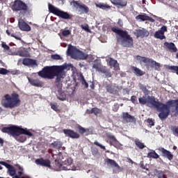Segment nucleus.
I'll return each instance as SVG.
<instances>
[{"label":"nucleus","mask_w":178,"mask_h":178,"mask_svg":"<svg viewBox=\"0 0 178 178\" xmlns=\"http://www.w3.org/2000/svg\"><path fill=\"white\" fill-rule=\"evenodd\" d=\"M63 133L65 134V136H66V137H69L70 138H72V139L80 138V134L72 129H63Z\"/></svg>","instance_id":"nucleus-13"},{"label":"nucleus","mask_w":178,"mask_h":178,"mask_svg":"<svg viewBox=\"0 0 178 178\" xmlns=\"http://www.w3.org/2000/svg\"><path fill=\"white\" fill-rule=\"evenodd\" d=\"M147 123L149 124L150 127L152 126H155V122L152 120V118H148L147 120Z\"/></svg>","instance_id":"nucleus-57"},{"label":"nucleus","mask_w":178,"mask_h":178,"mask_svg":"<svg viewBox=\"0 0 178 178\" xmlns=\"http://www.w3.org/2000/svg\"><path fill=\"white\" fill-rule=\"evenodd\" d=\"M1 47L3 48L4 51H9V49H10V47L8 46L5 42H2Z\"/></svg>","instance_id":"nucleus-52"},{"label":"nucleus","mask_w":178,"mask_h":178,"mask_svg":"<svg viewBox=\"0 0 178 178\" xmlns=\"http://www.w3.org/2000/svg\"><path fill=\"white\" fill-rule=\"evenodd\" d=\"M63 170H76V168L73 165V160L72 158H67L65 161H62Z\"/></svg>","instance_id":"nucleus-12"},{"label":"nucleus","mask_w":178,"mask_h":178,"mask_svg":"<svg viewBox=\"0 0 178 178\" xmlns=\"http://www.w3.org/2000/svg\"><path fill=\"white\" fill-rule=\"evenodd\" d=\"M11 9L13 12H23L24 13H27L29 10V6L22 0H15Z\"/></svg>","instance_id":"nucleus-7"},{"label":"nucleus","mask_w":178,"mask_h":178,"mask_svg":"<svg viewBox=\"0 0 178 178\" xmlns=\"http://www.w3.org/2000/svg\"><path fill=\"white\" fill-rule=\"evenodd\" d=\"M36 165L40 166H44V168H49V169H52V165H51V161L49 159H44L43 158L37 159L35 161Z\"/></svg>","instance_id":"nucleus-14"},{"label":"nucleus","mask_w":178,"mask_h":178,"mask_svg":"<svg viewBox=\"0 0 178 178\" xmlns=\"http://www.w3.org/2000/svg\"><path fill=\"white\" fill-rule=\"evenodd\" d=\"M22 64L24 66H37V60L31 58H24Z\"/></svg>","instance_id":"nucleus-24"},{"label":"nucleus","mask_w":178,"mask_h":178,"mask_svg":"<svg viewBox=\"0 0 178 178\" xmlns=\"http://www.w3.org/2000/svg\"><path fill=\"white\" fill-rule=\"evenodd\" d=\"M148 35H149V32L144 29L136 30V36L137 38L140 37L144 38V37H148Z\"/></svg>","instance_id":"nucleus-21"},{"label":"nucleus","mask_w":178,"mask_h":178,"mask_svg":"<svg viewBox=\"0 0 178 178\" xmlns=\"http://www.w3.org/2000/svg\"><path fill=\"white\" fill-rule=\"evenodd\" d=\"M91 152L94 156H97L99 155V151L98 150V148H97V147L92 148Z\"/></svg>","instance_id":"nucleus-45"},{"label":"nucleus","mask_w":178,"mask_h":178,"mask_svg":"<svg viewBox=\"0 0 178 178\" xmlns=\"http://www.w3.org/2000/svg\"><path fill=\"white\" fill-rule=\"evenodd\" d=\"M106 137L111 140V141L109 142L110 145H113L115 148H120V143H119V141H118L115 136L112 135L111 133H107L106 134Z\"/></svg>","instance_id":"nucleus-15"},{"label":"nucleus","mask_w":178,"mask_h":178,"mask_svg":"<svg viewBox=\"0 0 178 178\" xmlns=\"http://www.w3.org/2000/svg\"><path fill=\"white\" fill-rule=\"evenodd\" d=\"M170 130L175 137H178V127L177 126H172L170 127Z\"/></svg>","instance_id":"nucleus-38"},{"label":"nucleus","mask_w":178,"mask_h":178,"mask_svg":"<svg viewBox=\"0 0 178 178\" xmlns=\"http://www.w3.org/2000/svg\"><path fill=\"white\" fill-rule=\"evenodd\" d=\"M50 169H54V170L59 171L63 170V167L62 166V163H60L59 159H56L52 163L51 168Z\"/></svg>","instance_id":"nucleus-22"},{"label":"nucleus","mask_w":178,"mask_h":178,"mask_svg":"<svg viewBox=\"0 0 178 178\" xmlns=\"http://www.w3.org/2000/svg\"><path fill=\"white\" fill-rule=\"evenodd\" d=\"M61 34L63 37H67V35H70L71 32L69 30H64L62 31Z\"/></svg>","instance_id":"nucleus-53"},{"label":"nucleus","mask_w":178,"mask_h":178,"mask_svg":"<svg viewBox=\"0 0 178 178\" xmlns=\"http://www.w3.org/2000/svg\"><path fill=\"white\" fill-rule=\"evenodd\" d=\"M94 145H97V147H99V148H101V149H103L104 151H106V147H105V146L101 145L100 143H99L98 141L95 140L94 142Z\"/></svg>","instance_id":"nucleus-49"},{"label":"nucleus","mask_w":178,"mask_h":178,"mask_svg":"<svg viewBox=\"0 0 178 178\" xmlns=\"http://www.w3.org/2000/svg\"><path fill=\"white\" fill-rule=\"evenodd\" d=\"M170 70H175V72H177V74L178 75V66H170L169 67Z\"/></svg>","instance_id":"nucleus-58"},{"label":"nucleus","mask_w":178,"mask_h":178,"mask_svg":"<svg viewBox=\"0 0 178 178\" xmlns=\"http://www.w3.org/2000/svg\"><path fill=\"white\" fill-rule=\"evenodd\" d=\"M28 80L30 84L34 87H42V86H44V83H42V81H40L39 79L28 78Z\"/></svg>","instance_id":"nucleus-25"},{"label":"nucleus","mask_w":178,"mask_h":178,"mask_svg":"<svg viewBox=\"0 0 178 178\" xmlns=\"http://www.w3.org/2000/svg\"><path fill=\"white\" fill-rule=\"evenodd\" d=\"M20 104H22V101L17 93H13L11 95L6 94L4 95V98L1 100L2 106L9 109L17 108L18 106H20Z\"/></svg>","instance_id":"nucleus-5"},{"label":"nucleus","mask_w":178,"mask_h":178,"mask_svg":"<svg viewBox=\"0 0 178 178\" xmlns=\"http://www.w3.org/2000/svg\"><path fill=\"white\" fill-rule=\"evenodd\" d=\"M67 68V66L66 65L46 66L38 72V76L42 79H49V80H52L56 77V86L60 88L62 87L63 79L66 77L65 69Z\"/></svg>","instance_id":"nucleus-1"},{"label":"nucleus","mask_w":178,"mask_h":178,"mask_svg":"<svg viewBox=\"0 0 178 178\" xmlns=\"http://www.w3.org/2000/svg\"><path fill=\"white\" fill-rule=\"evenodd\" d=\"M127 162H129V163H131V165H133V163H134V161H133V160H131V159H130V158L127 159Z\"/></svg>","instance_id":"nucleus-62"},{"label":"nucleus","mask_w":178,"mask_h":178,"mask_svg":"<svg viewBox=\"0 0 178 178\" xmlns=\"http://www.w3.org/2000/svg\"><path fill=\"white\" fill-rule=\"evenodd\" d=\"M15 178H24V177H19L17 175H15Z\"/></svg>","instance_id":"nucleus-64"},{"label":"nucleus","mask_w":178,"mask_h":178,"mask_svg":"<svg viewBox=\"0 0 178 178\" xmlns=\"http://www.w3.org/2000/svg\"><path fill=\"white\" fill-rule=\"evenodd\" d=\"M90 113H94V115H97L102 113V111L98 108L95 107L91 109Z\"/></svg>","instance_id":"nucleus-39"},{"label":"nucleus","mask_w":178,"mask_h":178,"mask_svg":"<svg viewBox=\"0 0 178 178\" xmlns=\"http://www.w3.org/2000/svg\"><path fill=\"white\" fill-rule=\"evenodd\" d=\"M154 175L158 178H166V175H165V172L162 170H158L157 169H154Z\"/></svg>","instance_id":"nucleus-31"},{"label":"nucleus","mask_w":178,"mask_h":178,"mask_svg":"<svg viewBox=\"0 0 178 178\" xmlns=\"http://www.w3.org/2000/svg\"><path fill=\"white\" fill-rule=\"evenodd\" d=\"M68 55H71V56H74V55H77L78 58L81 60H86L88 58V54L77 49L76 47L70 46L67 49Z\"/></svg>","instance_id":"nucleus-9"},{"label":"nucleus","mask_w":178,"mask_h":178,"mask_svg":"<svg viewBox=\"0 0 178 178\" xmlns=\"http://www.w3.org/2000/svg\"><path fill=\"white\" fill-rule=\"evenodd\" d=\"M165 105L167 107L165 108V120L168 119L169 115H170V108H172L171 112L175 113V116L178 115V99L175 100H169L166 102Z\"/></svg>","instance_id":"nucleus-8"},{"label":"nucleus","mask_w":178,"mask_h":178,"mask_svg":"<svg viewBox=\"0 0 178 178\" xmlns=\"http://www.w3.org/2000/svg\"><path fill=\"white\" fill-rule=\"evenodd\" d=\"M155 38H159V40H165L166 36L165 35H162L160 31H156L154 33Z\"/></svg>","instance_id":"nucleus-35"},{"label":"nucleus","mask_w":178,"mask_h":178,"mask_svg":"<svg viewBox=\"0 0 178 178\" xmlns=\"http://www.w3.org/2000/svg\"><path fill=\"white\" fill-rule=\"evenodd\" d=\"M49 12L53 13L56 16L60 17V19H65V20H70L72 19L73 15L69 14L67 12L61 10L60 9L55 7L54 5L49 3L48 5Z\"/></svg>","instance_id":"nucleus-6"},{"label":"nucleus","mask_w":178,"mask_h":178,"mask_svg":"<svg viewBox=\"0 0 178 178\" xmlns=\"http://www.w3.org/2000/svg\"><path fill=\"white\" fill-rule=\"evenodd\" d=\"M50 106L53 111H55L56 112H58L59 111V106L56 103H51Z\"/></svg>","instance_id":"nucleus-46"},{"label":"nucleus","mask_w":178,"mask_h":178,"mask_svg":"<svg viewBox=\"0 0 178 178\" xmlns=\"http://www.w3.org/2000/svg\"><path fill=\"white\" fill-rule=\"evenodd\" d=\"M27 140V138L24 136H20L19 138H17V141H19V143H24Z\"/></svg>","instance_id":"nucleus-51"},{"label":"nucleus","mask_w":178,"mask_h":178,"mask_svg":"<svg viewBox=\"0 0 178 178\" xmlns=\"http://www.w3.org/2000/svg\"><path fill=\"white\" fill-rule=\"evenodd\" d=\"M140 88L143 90V92H144L146 95H148V94H149V91L148 90V89H147V86L141 84L140 86Z\"/></svg>","instance_id":"nucleus-44"},{"label":"nucleus","mask_w":178,"mask_h":178,"mask_svg":"<svg viewBox=\"0 0 178 178\" xmlns=\"http://www.w3.org/2000/svg\"><path fill=\"white\" fill-rule=\"evenodd\" d=\"M51 145L53 148H55V149H60V148H62V145H63V143H62L61 141L56 140V141H54L51 144Z\"/></svg>","instance_id":"nucleus-30"},{"label":"nucleus","mask_w":178,"mask_h":178,"mask_svg":"<svg viewBox=\"0 0 178 178\" xmlns=\"http://www.w3.org/2000/svg\"><path fill=\"white\" fill-rule=\"evenodd\" d=\"M137 60H140L143 63H150L152 67H155L156 70H158V67H161V64L154 60L152 58L143 57L141 56H136Z\"/></svg>","instance_id":"nucleus-10"},{"label":"nucleus","mask_w":178,"mask_h":178,"mask_svg":"<svg viewBox=\"0 0 178 178\" xmlns=\"http://www.w3.org/2000/svg\"><path fill=\"white\" fill-rule=\"evenodd\" d=\"M134 143L139 149H144L146 147L145 145L140 140V139H135Z\"/></svg>","instance_id":"nucleus-32"},{"label":"nucleus","mask_w":178,"mask_h":178,"mask_svg":"<svg viewBox=\"0 0 178 178\" xmlns=\"http://www.w3.org/2000/svg\"><path fill=\"white\" fill-rule=\"evenodd\" d=\"M106 163L107 165H111V166H113L114 168H117V169L120 170V166L115 160H112L111 159H106Z\"/></svg>","instance_id":"nucleus-28"},{"label":"nucleus","mask_w":178,"mask_h":178,"mask_svg":"<svg viewBox=\"0 0 178 178\" xmlns=\"http://www.w3.org/2000/svg\"><path fill=\"white\" fill-rule=\"evenodd\" d=\"M0 165H3V166H5L8 170V173L10 176H14V177L16 176V169H15V167L5 161H0Z\"/></svg>","instance_id":"nucleus-16"},{"label":"nucleus","mask_w":178,"mask_h":178,"mask_svg":"<svg viewBox=\"0 0 178 178\" xmlns=\"http://www.w3.org/2000/svg\"><path fill=\"white\" fill-rule=\"evenodd\" d=\"M92 68H93V69H96V70H97V72H99V70L101 69V67H99V64H94V65H92Z\"/></svg>","instance_id":"nucleus-59"},{"label":"nucleus","mask_w":178,"mask_h":178,"mask_svg":"<svg viewBox=\"0 0 178 178\" xmlns=\"http://www.w3.org/2000/svg\"><path fill=\"white\" fill-rule=\"evenodd\" d=\"M51 58L54 60H60V59H62V57H60V56H59L58 54H52L51 56Z\"/></svg>","instance_id":"nucleus-50"},{"label":"nucleus","mask_w":178,"mask_h":178,"mask_svg":"<svg viewBox=\"0 0 178 178\" xmlns=\"http://www.w3.org/2000/svg\"><path fill=\"white\" fill-rule=\"evenodd\" d=\"M17 168L19 169V171L18 172V176L20 177H22V175H23V168H22V166H20V165H16Z\"/></svg>","instance_id":"nucleus-54"},{"label":"nucleus","mask_w":178,"mask_h":178,"mask_svg":"<svg viewBox=\"0 0 178 178\" xmlns=\"http://www.w3.org/2000/svg\"><path fill=\"white\" fill-rule=\"evenodd\" d=\"M81 29H83V30H85V31H90V29L87 26L81 25Z\"/></svg>","instance_id":"nucleus-60"},{"label":"nucleus","mask_w":178,"mask_h":178,"mask_svg":"<svg viewBox=\"0 0 178 178\" xmlns=\"http://www.w3.org/2000/svg\"><path fill=\"white\" fill-rule=\"evenodd\" d=\"M57 98L60 101H66V94H65V92H60L59 95L57 96Z\"/></svg>","instance_id":"nucleus-42"},{"label":"nucleus","mask_w":178,"mask_h":178,"mask_svg":"<svg viewBox=\"0 0 178 178\" xmlns=\"http://www.w3.org/2000/svg\"><path fill=\"white\" fill-rule=\"evenodd\" d=\"M97 8H99L100 9H109L111 8V6L106 5L104 3H99V4H96Z\"/></svg>","instance_id":"nucleus-41"},{"label":"nucleus","mask_w":178,"mask_h":178,"mask_svg":"<svg viewBox=\"0 0 178 178\" xmlns=\"http://www.w3.org/2000/svg\"><path fill=\"white\" fill-rule=\"evenodd\" d=\"M159 31H160V33L162 34V35H165V33L168 31V27H166V26H163L160 29V30H159Z\"/></svg>","instance_id":"nucleus-48"},{"label":"nucleus","mask_w":178,"mask_h":178,"mask_svg":"<svg viewBox=\"0 0 178 178\" xmlns=\"http://www.w3.org/2000/svg\"><path fill=\"white\" fill-rule=\"evenodd\" d=\"M140 105H147L149 108H155L159 112L158 116L161 120H165V112L168 105L156 100L154 96H143L138 99Z\"/></svg>","instance_id":"nucleus-2"},{"label":"nucleus","mask_w":178,"mask_h":178,"mask_svg":"<svg viewBox=\"0 0 178 178\" xmlns=\"http://www.w3.org/2000/svg\"><path fill=\"white\" fill-rule=\"evenodd\" d=\"M2 133H6L8 136H12L14 138L16 137H20L21 134H24L29 137H33V133L27 128H22L19 126L12 125L10 127H4L1 129Z\"/></svg>","instance_id":"nucleus-4"},{"label":"nucleus","mask_w":178,"mask_h":178,"mask_svg":"<svg viewBox=\"0 0 178 178\" xmlns=\"http://www.w3.org/2000/svg\"><path fill=\"white\" fill-rule=\"evenodd\" d=\"M164 47L172 53L177 52V47H176V44L173 42H165Z\"/></svg>","instance_id":"nucleus-19"},{"label":"nucleus","mask_w":178,"mask_h":178,"mask_svg":"<svg viewBox=\"0 0 178 178\" xmlns=\"http://www.w3.org/2000/svg\"><path fill=\"white\" fill-rule=\"evenodd\" d=\"M77 129L79 130V134H84V133L87 132V130L86 129V128H84L80 125L78 126Z\"/></svg>","instance_id":"nucleus-47"},{"label":"nucleus","mask_w":178,"mask_h":178,"mask_svg":"<svg viewBox=\"0 0 178 178\" xmlns=\"http://www.w3.org/2000/svg\"><path fill=\"white\" fill-rule=\"evenodd\" d=\"M71 3H72L74 8L78 10L79 12H81V15L83 13H88V12H90V8H88V6L86 4H81L79 1L74 0H73Z\"/></svg>","instance_id":"nucleus-11"},{"label":"nucleus","mask_w":178,"mask_h":178,"mask_svg":"<svg viewBox=\"0 0 178 178\" xmlns=\"http://www.w3.org/2000/svg\"><path fill=\"white\" fill-rule=\"evenodd\" d=\"M9 73V70H6V68H1L0 69V74H8Z\"/></svg>","instance_id":"nucleus-55"},{"label":"nucleus","mask_w":178,"mask_h":178,"mask_svg":"<svg viewBox=\"0 0 178 178\" xmlns=\"http://www.w3.org/2000/svg\"><path fill=\"white\" fill-rule=\"evenodd\" d=\"M86 113H88V115H91V113H91V110H87L86 111Z\"/></svg>","instance_id":"nucleus-63"},{"label":"nucleus","mask_w":178,"mask_h":178,"mask_svg":"<svg viewBox=\"0 0 178 178\" xmlns=\"http://www.w3.org/2000/svg\"><path fill=\"white\" fill-rule=\"evenodd\" d=\"M17 54L19 56H22L23 58H29L30 56V54L27 51H19Z\"/></svg>","instance_id":"nucleus-40"},{"label":"nucleus","mask_w":178,"mask_h":178,"mask_svg":"<svg viewBox=\"0 0 178 178\" xmlns=\"http://www.w3.org/2000/svg\"><path fill=\"white\" fill-rule=\"evenodd\" d=\"M99 72H101V73H104L107 77H111V72H109V71L105 67H100Z\"/></svg>","instance_id":"nucleus-37"},{"label":"nucleus","mask_w":178,"mask_h":178,"mask_svg":"<svg viewBox=\"0 0 178 178\" xmlns=\"http://www.w3.org/2000/svg\"><path fill=\"white\" fill-rule=\"evenodd\" d=\"M18 27L22 31H31V27L24 20L20 19L18 22Z\"/></svg>","instance_id":"nucleus-17"},{"label":"nucleus","mask_w":178,"mask_h":178,"mask_svg":"<svg viewBox=\"0 0 178 178\" xmlns=\"http://www.w3.org/2000/svg\"><path fill=\"white\" fill-rule=\"evenodd\" d=\"M122 116H123L124 120H126V122L129 123H133V122L136 123V118L129 114V113H123Z\"/></svg>","instance_id":"nucleus-23"},{"label":"nucleus","mask_w":178,"mask_h":178,"mask_svg":"<svg viewBox=\"0 0 178 178\" xmlns=\"http://www.w3.org/2000/svg\"><path fill=\"white\" fill-rule=\"evenodd\" d=\"M111 3L115 5V6H120V8H124V6H127V1L123 0H111Z\"/></svg>","instance_id":"nucleus-26"},{"label":"nucleus","mask_w":178,"mask_h":178,"mask_svg":"<svg viewBox=\"0 0 178 178\" xmlns=\"http://www.w3.org/2000/svg\"><path fill=\"white\" fill-rule=\"evenodd\" d=\"M105 88L108 94H118V87L113 86L112 83H107Z\"/></svg>","instance_id":"nucleus-18"},{"label":"nucleus","mask_w":178,"mask_h":178,"mask_svg":"<svg viewBox=\"0 0 178 178\" xmlns=\"http://www.w3.org/2000/svg\"><path fill=\"white\" fill-rule=\"evenodd\" d=\"M81 83L82 86H84L85 88H88V83H87V81H86L83 76H81Z\"/></svg>","instance_id":"nucleus-43"},{"label":"nucleus","mask_w":178,"mask_h":178,"mask_svg":"<svg viewBox=\"0 0 178 178\" xmlns=\"http://www.w3.org/2000/svg\"><path fill=\"white\" fill-rule=\"evenodd\" d=\"M147 158H152L153 159H158L159 158V154L155 152V150H152V152L147 154Z\"/></svg>","instance_id":"nucleus-33"},{"label":"nucleus","mask_w":178,"mask_h":178,"mask_svg":"<svg viewBox=\"0 0 178 178\" xmlns=\"http://www.w3.org/2000/svg\"><path fill=\"white\" fill-rule=\"evenodd\" d=\"M111 31L119 37H117V42L125 48H132L134 45V40L129 35L127 31H123L116 27H112Z\"/></svg>","instance_id":"nucleus-3"},{"label":"nucleus","mask_w":178,"mask_h":178,"mask_svg":"<svg viewBox=\"0 0 178 178\" xmlns=\"http://www.w3.org/2000/svg\"><path fill=\"white\" fill-rule=\"evenodd\" d=\"M136 20H141L142 22H145L146 20H149V16L145 15H138L136 17Z\"/></svg>","instance_id":"nucleus-34"},{"label":"nucleus","mask_w":178,"mask_h":178,"mask_svg":"<svg viewBox=\"0 0 178 178\" xmlns=\"http://www.w3.org/2000/svg\"><path fill=\"white\" fill-rule=\"evenodd\" d=\"M6 33L8 35H10V37H13L14 38H15V40H18L19 41H20V40H22V38H20V36L16 35V33H10V31H9V30H6Z\"/></svg>","instance_id":"nucleus-36"},{"label":"nucleus","mask_w":178,"mask_h":178,"mask_svg":"<svg viewBox=\"0 0 178 178\" xmlns=\"http://www.w3.org/2000/svg\"><path fill=\"white\" fill-rule=\"evenodd\" d=\"M109 65L111 67H114L115 70H118V69H119V63H118V60L112 58H110Z\"/></svg>","instance_id":"nucleus-29"},{"label":"nucleus","mask_w":178,"mask_h":178,"mask_svg":"<svg viewBox=\"0 0 178 178\" xmlns=\"http://www.w3.org/2000/svg\"><path fill=\"white\" fill-rule=\"evenodd\" d=\"M159 151L162 153V156L168 158L169 161H172V159H173V154H172L169 150H167L163 147H160L159 148Z\"/></svg>","instance_id":"nucleus-20"},{"label":"nucleus","mask_w":178,"mask_h":178,"mask_svg":"<svg viewBox=\"0 0 178 178\" xmlns=\"http://www.w3.org/2000/svg\"><path fill=\"white\" fill-rule=\"evenodd\" d=\"M131 71L134 74H136L138 77H140L141 76H144L145 74V72L141 70L140 68L137 67H131Z\"/></svg>","instance_id":"nucleus-27"},{"label":"nucleus","mask_w":178,"mask_h":178,"mask_svg":"<svg viewBox=\"0 0 178 178\" xmlns=\"http://www.w3.org/2000/svg\"><path fill=\"white\" fill-rule=\"evenodd\" d=\"M3 143H4L3 139H2V138H0V145L1 147H3Z\"/></svg>","instance_id":"nucleus-61"},{"label":"nucleus","mask_w":178,"mask_h":178,"mask_svg":"<svg viewBox=\"0 0 178 178\" xmlns=\"http://www.w3.org/2000/svg\"><path fill=\"white\" fill-rule=\"evenodd\" d=\"M131 102H132V104H134L135 105L136 104H138V102H137V97L136 95H134L131 97Z\"/></svg>","instance_id":"nucleus-56"}]
</instances>
